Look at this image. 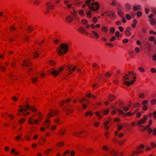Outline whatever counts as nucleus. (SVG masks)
<instances>
[{"mask_svg": "<svg viewBox=\"0 0 156 156\" xmlns=\"http://www.w3.org/2000/svg\"><path fill=\"white\" fill-rule=\"evenodd\" d=\"M81 23L83 24H85L88 23V22L87 20L83 19L81 20Z\"/></svg>", "mask_w": 156, "mask_h": 156, "instance_id": "0e129e2a", "label": "nucleus"}, {"mask_svg": "<svg viewBox=\"0 0 156 156\" xmlns=\"http://www.w3.org/2000/svg\"><path fill=\"white\" fill-rule=\"evenodd\" d=\"M48 64L51 66H53L55 65L56 64V63L53 60H50L48 61Z\"/></svg>", "mask_w": 156, "mask_h": 156, "instance_id": "e433bc0d", "label": "nucleus"}, {"mask_svg": "<svg viewBox=\"0 0 156 156\" xmlns=\"http://www.w3.org/2000/svg\"><path fill=\"white\" fill-rule=\"evenodd\" d=\"M46 5L48 9V10L45 12L46 14H47L49 12V10L54 9L55 8V5L51 3L50 2H48L46 3Z\"/></svg>", "mask_w": 156, "mask_h": 156, "instance_id": "39448f33", "label": "nucleus"}, {"mask_svg": "<svg viewBox=\"0 0 156 156\" xmlns=\"http://www.w3.org/2000/svg\"><path fill=\"white\" fill-rule=\"evenodd\" d=\"M101 30L103 31L107 32L108 31V30L107 29V28L105 27H104L102 28Z\"/></svg>", "mask_w": 156, "mask_h": 156, "instance_id": "69168bd1", "label": "nucleus"}, {"mask_svg": "<svg viewBox=\"0 0 156 156\" xmlns=\"http://www.w3.org/2000/svg\"><path fill=\"white\" fill-rule=\"evenodd\" d=\"M27 30L28 32L31 33L33 30V27H32L31 26H29L28 27Z\"/></svg>", "mask_w": 156, "mask_h": 156, "instance_id": "c03bdc74", "label": "nucleus"}, {"mask_svg": "<svg viewBox=\"0 0 156 156\" xmlns=\"http://www.w3.org/2000/svg\"><path fill=\"white\" fill-rule=\"evenodd\" d=\"M148 108V107L146 105H144L142 107V110L144 111H146Z\"/></svg>", "mask_w": 156, "mask_h": 156, "instance_id": "6e6d98bb", "label": "nucleus"}, {"mask_svg": "<svg viewBox=\"0 0 156 156\" xmlns=\"http://www.w3.org/2000/svg\"><path fill=\"white\" fill-rule=\"evenodd\" d=\"M98 19L95 17L93 18L92 20V22L94 23H96L98 21Z\"/></svg>", "mask_w": 156, "mask_h": 156, "instance_id": "bf43d9fd", "label": "nucleus"}, {"mask_svg": "<svg viewBox=\"0 0 156 156\" xmlns=\"http://www.w3.org/2000/svg\"><path fill=\"white\" fill-rule=\"evenodd\" d=\"M29 109L31 110L33 112H36L37 111L36 108L33 107H29Z\"/></svg>", "mask_w": 156, "mask_h": 156, "instance_id": "4d7b16f0", "label": "nucleus"}, {"mask_svg": "<svg viewBox=\"0 0 156 156\" xmlns=\"http://www.w3.org/2000/svg\"><path fill=\"white\" fill-rule=\"evenodd\" d=\"M109 153L112 156H117V151L112 149H110Z\"/></svg>", "mask_w": 156, "mask_h": 156, "instance_id": "2eb2a0df", "label": "nucleus"}, {"mask_svg": "<svg viewBox=\"0 0 156 156\" xmlns=\"http://www.w3.org/2000/svg\"><path fill=\"white\" fill-rule=\"evenodd\" d=\"M138 109H137L135 111L133 112H128L124 114V116L125 117L126 116L128 117H131L134 115L135 113L138 111Z\"/></svg>", "mask_w": 156, "mask_h": 156, "instance_id": "ddd939ff", "label": "nucleus"}, {"mask_svg": "<svg viewBox=\"0 0 156 156\" xmlns=\"http://www.w3.org/2000/svg\"><path fill=\"white\" fill-rule=\"evenodd\" d=\"M69 46L67 44H62L57 48V53L59 55L66 54L68 51Z\"/></svg>", "mask_w": 156, "mask_h": 156, "instance_id": "f03ea898", "label": "nucleus"}, {"mask_svg": "<svg viewBox=\"0 0 156 156\" xmlns=\"http://www.w3.org/2000/svg\"><path fill=\"white\" fill-rule=\"evenodd\" d=\"M78 30L81 33H84L85 32V30L82 27H80Z\"/></svg>", "mask_w": 156, "mask_h": 156, "instance_id": "7c9ffc66", "label": "nucleus"}, {"mask_svg": "<svg viewBox=\"0 0 156 156\" xmlns=\"http://www.w3.org/2000/svg\"><path fill=\"white\" fill-rule=\"evenodd\" d=\"M140 6L139 5L136 6H134L133 8V10L134 11H136L138 9H140Z\"/></svg>", "mask_w": 156, "mask_h": 156, "instance_id": "c9c22d12", "label": "nucleus"}, {"mask_svg": "<svg viewBox=\"0 0 156 156\" xmlns=\"http://www.w3.org/2000/svg\"><path fill=\"white\" fill-rule=\"evenodd\" d=\"M91 33L96 39L99 38V36L97 33L94 31H92Z\"/></svg>", "mask_w": 156, "mask_h": 156, "instance_id": "cd10ccee", "label": "nucleus"}, {"mask_svg": "<svg viewBox=\"0 0 156 156\" xmlns=\"http://www.w3.org/2000/svg\"><path fill=\"white\" fill-rule=\"evenodd\" d=\"M148 101L147 100H144L141 102V104L143 105H145L148 103Z\"/></svg>", "mask_w": 156, "mask_h": 156, "instance_id": "052dcab7", "label": "nucleus"}, {"mask_svg": "<svg viewBox=\"0 0 156 156\" xmlns=\"http://www.w3.org/2000/svg\"><path fill=\"white\" fill-rule=\"evenodd\" d=\"M152 135L154 136H156V128H155L154 129L152 130Z\"/></svg>", "mask_w": 156, "mask_h": 156, "instance_id": "774afa93", "label": "nucleus"}, {"mask_svg": "<svg viewBox=\"0 0 156 156\" xmlns=\"http://www.w3.org/2000/svg\"><path fill=\"white\" fill-rule=\"evenodd\" d=\"M124 33L125 35L127 36H129L131 34V33L130 31H125Z\"/></svg>", "mask_w": 156, "mask_h": 156, "instance_id": "603ef678", "label": "nucleus"}, {"mask_svg": "<svg viewBox=\"0 0 156 156\" xmlns=\"http://www.w3.org/2000/svg\"><path fill=\"white\" fill-rule=\"evenodd\" d=\"M136 14L137 17H140L142 15V12L140 11H138L136 12Z\"/></svg>", "mask_w": 156, "mask_h": 156, "instance_id": "13d9d810", "label": "nucleus"}, {"mask_svg": "<svg viewBox=\"0 0 156 156\" xmlns=\"http://www.w3.org/2000/svg\"><path fill=\"white\" fill-rule=\"evenodd\" d=\"M54 122H55V123H56L58 125H59L60 124V123L59 122V119H55L54 120Z\"/></svg>", "mask_w": 156, "mask_h": 156, "instance_id": "e2e57ef3", "label": "nucleus"}, {"mask_svg": "<svg viewBox=\"0 0 156 156\" xmlns=\"http://www.w3.org/2000/svg\"><path fill=\"white\" fill-rule=\"evenodd\" d=\"M65 104H66L65 101H62L59 102L58 103V105L60 107H62L63 105H65Z\"/></svg>", "mask_w": 156, "mask_h": 156, "instance_id": "8fccbe9b", "label": "nucleus"}, {"mask_svg": "<svg viewBox=\"0 0 156 156\" xmlns=\"http://www.w3.org/2000/svg\"><path fill=\"white\" fill-rule=\"evenodd\" d=\"M31 81L33 84L36 83L37 81V77H34L31 78Z\"/></svg>", "mask_w": 156, "mask_h": 156, "instance_id": "c85d7f7f", "label": "nucleus"}, {"mask_svg": "<svg viewBox=\"0 0 156 156\" xmlns=\"http://www.w3.org/2000/svg\"><path fill=\"white\" fill-rule=\"evenodd\" d=\"M26 121V120L24 118H22L19 121V123L20 124H21L23 123L24 122Z\"/></svg>", "mask_w": 156, "mask_h": 156, "instance_id": "3c124183", "label": "nucleus"}, {"mask_svg": "<svg viewBox=\"0 0 156 156\" xmlns=\"http://www.w3.org/2000/svg\"><path fill=\"white\" fill-rule=\"evenodd\" d=\"M58 113V111L57 110H51L50 112L47 115V119H48L53 116L57 114Z\"/></svg>", "mask_w": 156, "mask_h": 156, "instance_id": "6e6552de", "label": "nucleus"}, {"mask_svg": "<svg viewBox=\"0 0 156 156\" xmlns=\"http://www.w3.org/2000/svg\"><path fill=\"white\" fill-rule=\"evenodd\" d=\"M90 6L89 9L90 11H96L99 9V5L97 2L94 3H90Z\"/></svg>", "mask_w": 156, "mask_h": 156, "instance_id": "20e7f679", "label": "nucleus"}, {"mask_svg": "<svg viewBox=\"0 0 156 156\" xmlns=\"http://www.w3.org/2000/svg\"><path fill=\"white\" fill-rule=\"evenodd\" d=\"M118 15L122 17L124 15V13L121 10H119L117 11Z\"/></svg>", "mask_w": 156, "mask_h": 156, "instance_id": "de8ad7c7", "label": "nucleus"}, {"mask_svg": "<svg viewBox=\"0 0 156 156\" xmlns=\"http://www.w3.org/2000/svg\"><path fill=\"white\" fill-rule=\"evenodd\" d=\"M106 16H110L111 18L115 19V15L114 12L112 11H110L106 12Z\"/></svg>", "mask_w": 156, "mask_h": 156, "instance_id": "9b49d317", "label": "nucleus"}, {"mask_svg": "<svg viewBox=\"0 0 156 156\" xmlns=\"http://www.w3.org/2000/svg\"><path fill=\"white\" fill-rule=\"evenodd\" d=\"M147 119V115H145L143 117V118L140 120H139L136 124L139 126H141V125L144 123L146 121Z\"/></svg>", "mask_w": 156, "mask_h": 156, "instance_id": "0eeeda50", "label": "nucleus"}, {"mask_svg": "<svg viewBox=\"0 0 156 156\" xmlns=\"http://www.w3.org/2000/svg\"><path fill=\"white\" fill-rule=\"evenodd\" d=\"M63 110L64 111L66 112L67 114H69L72 113L73 112L71 106L70 105H67L63 108Z\"/></svg>", "mask_w": 156, "mask_h": 156, "instance_id": "423d86ee", "label": "nucleus"}, {"mask_svg": "<svg viewBox=\"0 0 156 156\" xmlns=\"http://www.w3.org/2000/svg\"><path fill=\"white\" fill-rule=\"evenodd\" d=\"M129 54L130 57L131 58H133L135 56V52L133 50L129 51Z\"/></svg>", "mask_w": 156, "mask_h": 156, "instance_id": "a878e982", "label": "nucleus"}, {"mask_svg": "<svg viewBox=\"0 0 156 156\" xmlns=\"http://www.w3.org/2000/svg\"><path fill=\"white\" fill-rule=\"evenodd\" d=\"M112 75V74L109 72L106 73L105 74V76L106 78H108L110 77Z\"/></svg>", "mask_w": 156, "mask_h": 156, "instance_id": "ea45409f", "label": "nucleus"}, {"mask_svg": "<svg viewBox=\"0 0 156 156\" xmlns=\"http://www.w3.org/2000/svg\"><path fill=\"white\" fill-rule=\"evenodd\" d=\"M46 140L45 139L41 138L38 140V143L40 145H44L46 142Z\"/></svg>", "mask_w": 156, "mask_h": 156, "instance_id": "a211bd4d", "label": "nucleus"}, {"mask_svg": "<svg viewBox=\"0 0 156 156\" xmlns=\"http://www.w3.org/2000/svg\"><path fill=\"white\" fill-rule=\"evenodd\" d=\"M93 115V112L91 111H89L86 112L84 115V116L85 117H91Z\"/></svg>", "mask_w": 156, "mask_h": 156, "instance_id": "aec40b11", "label": "nucleus"}, {"mask_svg": "<svg viewBox=\"0 0 156 156\" xmlns=\"http://www.w3.org/2000/svg\"><path fill=\"white\" fill-rule=\"evenodd\" d=\"M29 107H30V106H29L27 105V106L22 107L20 110L19 111L20 112H22V111H25L29 109Z\"/></svg>", "mask_w": 156, "mask_h": 156, "instance_id": "b1692460", "label": "nucleus"}, {"mask_svg": "<svg viewBox=\"0 0 156 156\" xmlns=\"http://www.w3.org/2000/svg\"><path fill=\"white\" fill-rule=\"evenodd\" d=\"M115 98L116 97L112 94H109L108 97V100L110 101H113Z\"/></svg>", "mask_w": 156, "mask_h": 156, "instance_id": "dca6fc26", "label": "nucleus"}, {"mask_svg": "<svg viewBox=\"0 0 156 156\" xmlns=\"http://www.w3.org/2000/svg\"><path fill=\"white\" fill-rule=\"evenodd\" d=\"M150 21L151 24L152 25H154L155 24L156 22V21L155 19L153 18H152L150 19Z\"/></svg>", "mask_w": 156, "mask_h": 156, "instance_id": "2f4dec72", "label": "nucleus"}, {"mask_svg": "<svg viewBox=\"0 0 156 156\" xmlns=\"http://www.w3.org/2000/svg\"><path fill=\"white\" fill-rule=\"evenodd\" d=\"M8 115L7 113H3L2 114V116L5 118H7L8 117Z\"/></svg>", "mask_w": 156, "mask_h": 156, "instance_id": "09e8293b", "label": "nucleus"}, {"mask_svg": "<svg viewBox=\"0 0 156 156\" xmlns=\"http://www.w3.org/2000/svg\"><path fill=\"white\" fill-rule=\"evenodd\" d=\"M34 118L31 117H30L28 120V122L30 124L32 125L33 124V121L34 120Z\"/></svg>", "mask_w": 156, "mask_h": 156, "instance_id": "49530a36", "label": "nucleus"}, {"mask_svg": "<svg viewBox=\"0 0 156 156\" xmlns=\"http://www.w3.org/2000/svg\"><path fill=\"white\" fill-rule=\"evenodd\" d=\"M102 149L103 150L108 151V148L107 146L106 145H104L102 147Z\"/></svg>", "mask_w": 156, "mask_h": 156, "instance_id": "864d4df0", "label": "nucleus"}, {"mask_svg": "<svg viewBox=\"0 0 156 156\" xmlns=\"http://www.w3.org/2000/svg\"><path fill=\"white\" fill-rule=\"evenodd\" d=\"M65 145L63 141H60L56 144V146L58 147H63Z\"/></svg>", "mask_w": 156, "mask_h": 156, "instance_id": "5701e85b", "label": "nucleus"}, {"mask_svg": "<svg viewBox=\"0 0 156 156\" xmlns=\"http://www.w3.org/2000/svg\"><path fill=\"white\" fill-rule=\"evenodd\" d=\"M109 111L110 109L108 108L103 111V114L104 115H106L109 112ZM101 112H102V111H101Z\"/></svg>", "mask_w": 156, "mask_h": 156, "instance_id": "f704fd0d", "label": "nucleus"}, {"mask_svg": "<svg viewBox=\"0 0 156 156\" xmlns=\"http://www.w3.org/2000/svg\"><path fill=\"white\" fill-rule=\"evenodd\" d=\"M90 11H89L86 13L87 17L88 18H90L91 17V13Z\"/></svg>", "mask_w": 156, "mask_h": 156, "instance_id": "79ce46f5", "label": "nucleus"}, {"mask_svg": "<svg viewBox=\"0 0 156 156\" xmlns=\"http://www.w3.org/2000/svg\"><path fill=\"white\" fill-rule=\"evenodd\" d=\"M50 125V121L48 119H46L45 121L43 123V125L46 129H48Z\"/></svg>", "mask_w": 156, "mask_h": 156, "instance_id": "1a4fd4ad", "label": "nucleus"}, {"mask_svg": "<svg viewBox=\"0 0 156 156\" xmlns=\"http://www.w3.org/2000/svg\"><path fill=\"white\" fill-rule=\"evenodd\" d=\"M98 87V85L97 83H94L91 86L92 88L94 90H96Z\"/></svg>", "mask_w": 156, "mask_h": 156, "instance_id": "c756f323", "label": "nucleus"}, {"mask_svg": "<svg viewBox=\"0 0 156 156\" xmlns=\"http://www.w3.org/2000/svg\"><path fill=\"white\" fill-rule=\"evenodd\" d=\"M145 95L143 93H140L138 94V98H143L145 97Z\"/></svg>", "mask_w": 156, "mask_h": 156, "instance_id": "a18cd8bd", "label": "nucleus"}, {"mask_svg": "<svg viewBox=\"0 0 156 156\" xmlns=\"http://www.w3.org/2000/svg\"><path fill=\"white\" fill-rule=\"evenodd\" d=\"M37 115L38 117V119L39 121H41L42 120V113L40 112H39L37 113Z\"/></svg>", "mask_w": 156, "mask_h": 156, "instance_id": "72a5a7b5", "label": "nucleus"}, {"mask_svg": "<svg viewBox=\"0 0 156 156\" xmlns=\"http://www.w3.org/2000/svg\"><path fill=\"white\" fill-rule=\"evenodd\" d=\"M6 69V68L5 67L1 66L0 70L2 72H3L5 71Z\"/></svg>", "mask_w": 156, "mask_h": 156, "instance_id": "680f3d73", "label": "nucleus"}, {"mask_svg": "<svg viewBox=\"0 0 156 156\" xmlns=\"http://www.w3.org/2000/svg\"><path fill=\"white\" fill-rule=\"evenodd\" d=\"M52 151V150L51 149H48L44 151V154L45 155H48Z\"/></svg>", "mask_w": 156, "mask_h": 156, "instance_id": "a19ab883", "label": "nucleus"}, {"mask_svg": "<svg viewBox=\"0 0 156 156\" xmlns=\"http://www.w3.org/2000/svg\"><path fill=\"white\" fill-rule=\"evenodd\" d=\"M41 53V51L38 50L35 51L34 53L33 57L34 58H37L38 57L40 53Z\"/></svg>", "mask_w": 156, "mask_h": 156, "instance_id": "412c9836", "label": "nucleus"}, {"mask_svg": "<svg viewBox=\"0 0 156 156\" xmlns=\"http://www.w3.org/2000/svg\"><path fill=\"white\" fill-rule=\"evenodd\" d=\"M135 75V73L133 72L129 71L128 73H125V76H123V78L124 79L122 80L124 82L123 84H125L128 86H129L130 84H133L134 82L135 81V80L136 78V76H135L133 77V80L131 81L130 82L128 81H126V80L130 81V79L132 78L131 76H134Z\"/></svg>", "mask_w": 156, "mask_h": 156, "instance_id": "f257e3e1", "label": "nucleus"}, {"mask_svg": "<svg viewBox=\"0 0 156 156\" xmlns=\"http://www.w3.org/2000/svg\"><path fill=\"white\" fill-rule=\"evenodd\" d=\"M66 20L67 23H70L73 21V18L71 16H69L66 17Z\"/></svg>", "mask_w": 156, "mask_h": 156, "instance_id": "f3484780", "label": "nucleus"}, {"mask_svg": "<svg viewBox=\"0 0 156 156\" xmlns=\"http://www.w3.org/2000/svg\"><path fill=\"white\" fill-rule=\"evenodd\" d=\"M91 0H87L85 2V3L83 4L82 6V8H84L86 6L88 7V8L89 9L90 6V3Z\"/></svg>", "mask_w": 156, "mask_h": 156, "instance_id": "4468645a", "label": "nucleus"}, {"mask_svg": "<svg viewBox=\"0 0 156 156\" xmlns=\"http://www.w3.org/2000/svg\"><path fill=\"white\" fill-rule=\"evenodd\" d=\"M66 133V130L62 128L59 129L57 134L58 136H65Z\"/></svg>", "mask_w": 156, "mask_h": 156, "instance_id": "9d476101", "label": "nucleus"}, {"mask_svg": "<svg viewBox=\"0 0 156 156\" xmlns=\"http://www.w3.org/2000/svg\"><path fill=\"white\" fill-rule=\"evenodd\" d=\"M139 71L141 72H144L145 71L144 69L141 67H139L138 68Z\"/></svg>", "mask_w": 156, "mask_h": 156, "instance_id": "338daca9", "label": "nucleus"}, {"mask_svg": "<svg viewBox=\"0 0 156 156\" xmlns=\"http://www.w3.org/2000/svg\"><path fill=\"white\" fill-rule=\"evenodd\" d=\"M83 131H81V132H76L73 133V136H80L82 133H83Z\"/></svg>", "mask_w": 156, "mask_h": 156, "instance_id": "4be33fe9", "label": "nucleus"}, {"mask_svg": "<svg viewBox=\"0 0 156 156\" xmlns=\"http://www.w3.org/2000/svg\"><path fill=\"white\" fill-rule=\"evenodd\" d=\"M54 69H51L52 71L51 72V74L54 77H55L60 74V72L58 71L54 70Z\"/></svg>", "mask_w": 156, "mask_h": 156, "instance_id": "f8f14e48", "label": "nucleus"}, {"mask_svg": "<svg viewBox=\"0 0 156 156\" xmlns=\"http://www.w3.org/2000/svg\"><path fill=\"white\" fill-rule=\"evenodd\" d=\"M29 107H30V106H29L27 105V106L22 107L20 110L19 111L20 112H22V111H25L29 109Z\"/></svg>", "mask_w": 156, "mask_h": 156, "instance_id": "393cba45", "label": "nucleus"}, {"mask_svg": "<svg viewBox=\"0 0 156 156\" xmlns=\"http://www.w3.org/2000/svg\"><path fill=\"white\" fill-rule=\"evenodd\" d=\"M68 68L66 70H69V75L71 74L72 73V72L74 71L75 69L76 68V66H74L73 68H71L69 66H68Z\"/></svg>", "mask_w": 156, "mask_h": 156, "instance_id": "6ab92c4d", "label": "nucleus"}, {"mask_svg": "<svg viewBox=\"0 0 156 156\" xmlns=\"http://www.w3.org/2000/svg\"><path fill=\"white\" fill-rule=\"evenodd\" d=\"M115 28L114 27H112L110 29L109 34H113L115 31Z\"/></svg>", "mask_w": 156, "mask_h": 156, "instance_id": "4c0bfd02", "label": "nucleus"}, {"mask_svg": "<svg viewBox=\"0 0 156 156\" xmlns=\"http://www.w3.org/2000/svg\"><path fill=\"white\" fill-rule=\"evenodd\" d=\"M95 114L97 116L99 117V119H101L103 117L100 114V112H95Z\"/></svg>", "mask_w": 156, "mask_h": 156, "instance_id": "473e14b6", "label": "nucleus"}, {"mask_svg": "<svg viewBox=\"0 0 156 156\" xmlns=\"http://www.w3.org/2000/svg\"><path fill=\"white\" fill-rule=\"evenodd\" d=\"M150 102L151 105H154L156 104V99H152L150 101Z\"/></svg>", "mask_w": 156, "mask_h": 156, "instance_id": "58836bf2", "label": "nucleus"}, {"mask_svg": "<svg viewBox=\"0 0 156 156\" xmlns=\"http://www.w3.org/2000/svg\"><path fill=\"white\" fill-rule=\"evenodd\" d=\"M125 7L128 10H130L132 9L131 6L128 4H126L125 5Z\"/></svg>", "mask_w": 156, "mask_h": 156, "instance_id": "5fc2aeb1", "label": "nucleus"}, {"mask_svg": "<svg viewBox=\"0 0 156 156\" xmlns=\"http://www.w3.org/2000/svg\"><path fill=\"white\" fill-rule=\"evenodd\" d=\"M78 13L80 15H81L82 17H83L84 16V11L82 10H79L78 11Z\"/></svg>", "mask_w": 156, "mask_h": 156, "instance_id": "37998d69", "label": "nucleus"}, {"mask_svg": "<svg viewBox=\"0 0 156 156\" xmlns=\"http://www.w3.org/2000/svg\"><path fill=\"white\" fill-rule=\"evenodd\" d=\"M22 65L26 66L28 67V72L29 74H30L33 69L32 64L28 60H24Z\"/></svg>", "mask_w": 156, "mask_h": 156, "instance_id": "7ed1b4c3", "label": "nucleus"}, {"mask_svg": "<svg viewBox=\"0 0 156 156\" xmlns=\"http://www.w3.org/2000/svg\"><path fill=\"white\" fill-rule=\"evenodd\" d=\"M99 66L97 64L94 63L92 65V68L94 70H96L99 68Z\"/></svg>", "mask_w": 156, "mask_h": 156, "instance_id": "bb28decb", "label": "nucleus"}]
</instances>
